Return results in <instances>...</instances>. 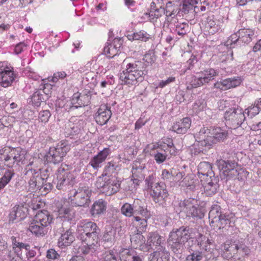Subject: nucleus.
<instances>
[{
    "mask_svg": "<svg viewBox=\"0 0 261 261\" xmlns=\"http://www.w3.org/2000/svg\"><path fill=\"white\" fill-rule=\"evenodd\" d=\"M163 13L165 14L164 8L156 9L154 11L150 10L149 16L152 17L153 18H158L161 17Z\"/></svg>",
    "mask_w": 261,
    "mask_h": 261,
    "instance_id": "nucleus-64",
    "label": "nucleus"
},
{
    "mask_svg": "<svg viewBox=\"0 0 261 261\" xmlns=\"http://www.w3.org/2000/svg\"><path fill=\"white\" fill-rule=\"evenodd\" d=\"M236 254H238L242 256H248L251 251L250 249L243 242H234Z\"/></svg>",
    "mask_w": 261,
    "mask_h": 261,
    "instance_id": "nucleus-39",
    "label": "nucleus"
},
{
    "mask_svg": "<svg viewBox=\"0 0 261 261\" xmlns=\"http://www.w3.org/2000/svg\"><path fill=\"white\" fill-rule=\"evenodd\" d=\"M30 103H32L34 107H39L42 102L45 100V97L42 94V91L38 90L35 91L31 96Z\"/></svg>",
    "mask_w": 261,
    "mask_h": 261,
    "instance_id": "nucleus-37",
    "label": "nucleus"
},
{
    "mask_svg": "<svg viewBox=\"0 0 261 261\" xmlns=\"http://www.w3.org/2000/svg\"><path fill=\"white\" fill-rule=\"evenodd\" d=\"M51 89V84L48 83L40 86L39 90L41 89L42 94H43V96L45 97V99L48 98L49 94H50Z\"/></svg>",
    "mask_w": 261,
    "mask_h": 261,
    "instance_id": "nucleus-58",
    "label": "nucleus"
},
{
    "mask_svg": "<svg viewBox=\"0 0 261 261\" xmlns=\"http://www.w3.org/2000/svg\"><path fill=\"white\" fill-rule=\"evenodd\" d=\"M223 159H217L216 161V165L218 167L220 172L221 178L226 180L231 178H237L241 180H243V176L246 177L247 172L242 169L238 170L236 169L237 166V163L231 160L229 158H225L224 156Z\"/></svg>",
    "mask_w": 261,
    "mask_h": 261,
    "instance_id": "nucleus-3",
    "label": "nucleus"
},
{
    "mask_svg": "<svg viewBox=\"0 0 261 261\" xmlns=\"http://www.w3.org/2000/svg\"><path fill=\"white\" fill-rule=\"evenodd\" d=\"M225 124L230 128L236 129L241 126L246 118L243 110L238 106L229 108L224 115Z\"/></svg>",
    "mask_w": 261,
    "mask_h": 261,
    "instance_id": "nucleus-6",
    "label": "nucleus"
},
{
    "mask_svg": "<svg viewBox=\"0 0 261 261\" xmlns=\"http://www.w3.org/2000/svg\"><path fill=\"white\" fill-rule=\"evenodd\" d=\"M15 175L13 169H7L3 173L0 178V190L3 189L8 184Z\"/></svg>",
    "mask_w": 261,
    "mask_h": 261,
    "instance_id": "nucleus-34",
    "label": "nucleus"
},
{
    "mask_svg": "<svg viewBox=\"0 0 261 261\" xmlns=\"http://www.w3.org/2000/svg\"><path fill=\"white\" fill-rule=\"evenodd\" d=\"M53 221V217L47 211H41L35 215L28 229L36 236H44L48 231L47 227Z\"/></svg>",
    "mask_w": 261,
    "mask_h": 261,
    "instance_id": "nucleus-5",
    "label": "nucleus"
},
{
    "mask_svg": "<svg viewBox=\"0 0 261 261\" xmlns=\"http://www.w3.org/2000/svg\"><path fill=\"white\" fill-rule=\"evenodd\" d=\"M150 39H151V35L143 30L134 33L132 38H131L130 36H129V40H141L144 42H146Z\"/></svg>",
    "mask_w": 261,
    "mask_h": 261,
    "instance_id": "nucleus-45",
    "label": "nucleus"
},
{
    "mask_svg": "<svg viewBox=\"0 0 261 261\" xmlns=\"http://www.w3.org/2000/svg\"><path fill=\"white\" fill-rule=\"evenodd\" d=\"M4 161L5 165L8 168H12L15 164L17 165V162L11 157L9 151L6 149H0V160Z\"/></svg>",
    "mask_w": 261,
    "mask_h": 261,
    "instance_id": "nucleus-36",
    "label": "nucleus"
},
{
    "mask_svg": "<svg viewBox=\"0 0 261 261\" xmlns=\"http://www.w3.org/2000/svg\"><path fill=\"white\" fill-rule=\"evenodd\" d=\"M51 116L49 110H43L39 113V118L42 122H46Z\"/></svg>",
    "mask_w": 261,
    "mask_h": 261,
    "instance_id": "nucleus-62",
    "label": "nucleus"
},
{
    "mask_svg": "<svg viewBox=\"0 0 261 261\" xmlns=\"http://www.w3.org/2000/svg\"><path fill=\"white\" fill-rule=\"evenodd\" d=\"M73 210L71 207L63 206L58 210L59 215L64 217L67 220L72 219L73 214Z\"/></svg>",
    "mask_w": 261,
    "mask_h": 261,
    "instance_id": "nucleus-43",
    "label": "nucleus"
},
{
    "mask_svg": "<svg viewBox=\"0 0 261 261\" xmlns=\"http://www.w3.org/2000/svg\"><path fill=\"white\" fill-rule=\"evenodd\" d=\"M108 187L107 195H111L119 191L120 188V181L116 178L108 177Z\"/></svg>",
    "mask_w": 261,
    "mask_h": 261,
    "instance_id": "nucleus-35",
    "label": "nucleus"
},
{
    "mask_svg": "<svg viewBox=\"0 0 261 261\" xmlns=\"http://www.w3.org/2000/svg\"><path fill=\"white\" fill-rule=\"evenodd\" d=\"M74 240L73 232L71 229L67 230L65 233L62 234L59 239L58 246L60 247H65L70 245Z\"/></svg>",
    "mask_w": 261,
    "mask_h": 261,
    "instance_id": "nucleus-31",
    "label": "nucleus"
},
{
    "mask_svg": "<svg viewBox=\"0 0 261 261\" xmlns=\"http://www.w3.org/2000/svg\"><path fill=\"white\" fill-rule=\"evenodd\" d=\"M254 36V32L250 29H241L232 34L227 40V45L237 44L241 45L243 44H248L250 42Z\"/></svg>",
    "mask_w": 261,
    "mask_h": 261,
    "instance_id": "nucleus-10",
    "label": "nucleus"
},
{
    "mask_svg": "<svg viewBox=\"0 0 261 261\" xmlns=\"http://www.w3.org/2000/svg\"><path fill=\"white\" fill-rule=\"evenodd\" d=\"M221 29L220 22L215 19L214 17H208L205 24V29L209 34L213 35L218 32Z\"/></svg>",
    "mask_w": 261,
    "mask_h": 261,
    "instance_id": "nucleus-29",
    "label": "nucleus"
},
{
    "mask_svg": "<svg viewBox=\"0 0 261 261\" xmlns=\"http://www.w3.org/2000/svg\"><path fill=\"white\" fill-rule=\"evenodd\" d=\"M211 135L205 141H200L198 142V148L196 149V152L200 153L206 151L211 148L214 144L224 141L227 137V133L220 127L213 128Z\"/></svg>",
    "mask_w": 261,
    "mask_h": 261,
    "instance_id": "nucleus-8",
    "label": "nucleus"
},
{
    "mask_svg": "<svg viewBox=\"0 0 261 261\" xmlns=\"http://www.w3.org/2000/svg\"><path fill=\"white\" fill-rule=\"evenodd\" d=\"M103 52L110 58L115 57L118 54V50L111 43L108 42L103 48Z\"/></svg>",
    "mask_w": 261,
    "mask_h": 261,
    "instance_id": "nucleus-47",
    "label": "nucleus"
},
{
    "mask_svg": "<svg viewBox=\"0 0 261 261\" xmlns=\"http://www.w3.org/2000/svg\"><path fill=\"white\" fill-rule=\"evenodd\" d=\"M134 212L135 216L145 217V218H150L151 213L147 208V206L144 201L139 199H136L133 203Z\"/></svg>",
    "mask_w": 261,
    "mask_h": 261,
    "instance_id": "nucleus-20",
    "label": "nucleus"
},
{
    "mask_svg": "<svg viewBox=\"0 0 261 261\" xmlns=\"http://www.w3.org/2000/svg\"><path fill=\"white\" fill-rule=\"evenodd\" d=\"M149 193L152 201L155 203L163 207L166 205L169 194L164 182L156 187H154L153 189Z\"/></svg>",
    "mask_w": 261,
    "mask_h": 261,
    "instance_id": "nucleus-13",
    "label": "nucleus"
},
{
    "mask_svg": "<svg viewBox=\"0 0 261 261\" xmlns=\"http://www.w3.org/2000/svg\"><path fill=\"white\" fill-rule=\"evenodd\" d=\"M144 168V166H139V167H137L136 168H134V167L133 168L132 172H133V175H134V176H135V175L136 176H137V177H139V178H140V179H138L137 178H134V179H133V182H134V184H137V185H139V182L141 181V180L142 179H143V178L144 176H143V174H141V175L138 176V175H137V173L138 172H139V171H142V170H143Z\"/></svg>",
    "mask_w": 261,
    "mask_h": 261,
    "instance_id": "nucleus-57",
    "label": "nucleus"
},
{
    "mask_svg": "<svg viewBox=\"0 0 261 261\" xmlns=\"http://www.w3.org/2000/svg\"><path fill=\"white\" fill-rule=\"evenodd\" d=\"M194 231L189 226H181L170 232L167 242L174 254H181L185 250L186 243L193 238Z\"/></svg>",
    "mask_w": 261,
    "mask_h": 261,
    "instance_id": "nucleus-1",
    "label": "nucleus"
},
{
    "mask_svg": "<svg viewBox=\"0 0 261 261\" xmlns=\"http://www.w3.org/2000/svg\"><path fill=\"white\" fill-rule=\"evenodd\" d=\"M33 164V161L30 162L24 170V175L30 178L28 184L31 191L41 190L43 182H45L44 178L41 177L39 170L32 168Z\"/></svg>",
    "mask_w": 261,
    "mask_h": 261,
    "instance_id": "nucleus-9",
    "label": "nucleus"
},
{
    "mask_svg": "<svg viewBox=\"0 0 261 261\" xmlns=\"http://www.w3.org/2000/svg\"><path fill=\"white\" fill-rule=\"evenodd\" d=\"M222 256L224 258L229 259L236 254L234 243L227 242L222 244L220 247Z\"/></svg>",
    "mask_w": 261,
    "mask_h": 261,
    "instance_id": "nucleus-30",
    "label": "nucleus"
},
{
    "mask_svg": "<svg viewBox=\"0 0 261 261\" xmlns=\"http://www.w3.org/2000/svg\"><path fill=\"white\" fill-rule=\"evenodd\" d=\"M115 233L116 231L112 228H111L109 231H106L103 236V241L108 242H112L114 241Z\"/></svg>",
    "mask_w": 261,
    "mask_h": 261,
    "instance_id": "nucleus-55",
    "label": "nucleus"
},
{
    "mask_svg": "<svg viewBox=\"0 0 261 261\" xmlns=\"http://www.w3.org/2000/svg\"><path fill=\"white\" fill-rule=\"evenodd\" d=\"M164 240L158 233L152 232L149 233L147 244L151 247L155 246L156 252H162L167 256L169 255V252L167 250L165 244L163 242Z\"/></svg>",
    "mask_w": 261,
    "mask_h": 261,
    "instance_id": "nucleus-15",
    "label": "nucleus"
},
{
    "mask_svg": "<svg viewBox=\"0 0 261 261\" xmlns=\"http://www.w3.org/2000/svg\"><path fill=\"white\" fill-rule=\"evenodd\" d=\"M130 242L133 245H136V247L138 246H141L144 244L145 239L142 234V232H137L130 236Z\"/></svg>",
    "mask_w": 261,
    "mask_h": 261,
    "instance_id": "nucleus-44",
    "label": "nucleus"
},
{
    "mask_svg": "<svg viewBox=\"0 0 261 261\" xmlns=\"http://www.w3.org/2000/svg\"><path fill=\"white\" fill-rule=\"evenodd\" d=\"M120 258L121 260L127 261L132 259V261H142L143 256L138 254L133 250L123 249L120 252Z\"/></svg>",
    "mask_w": 261,
    "mask_h": 261,
    "instance_id": "nucleus-27",
    "label": "nucleus"
},
{
    "mask_svg": "<svg viewBox=\"0 0 261 261\" xmlns=\"http://www.w3.org/2000/svg\"><path fill=\"white\" fill-rule=\"evenodd\" d=\"M241 82L242 79L240 77H233L217 82L214 84V86L217 89L225 90L239 86Z\"/></svg>",
    "mask_w": 261,
    "mask_h": 261,
    "instance_id": "nucleus-18",
    "label": "nucleus"
},
{
    "mask_svg": "<svg viewBox=\"0 0 261 261\" xmlns=\"http://www.w3.org/2000/svg\"><path fill=\"white\" fill-rule=\"evenodd\" d=\"M152 156L157 164H162L165 162L167 158V154L166 150L157 149L154 150Z\"/></svg>",
    "mask_w": 261,
    "mask_h": 261,
    "instance_id": "nucleus-42",
    "label": "nucleus"
},
{
    "mask_svg": "<svg viewBox=\"0 0 261 261\" xmlns=\"http://www.w3.org/2000/svg\"><path fill=\"white\" fill-rule=\"evenodd\" d=\"M86 245L80 247V252L83 254H87L90 253H93L96 249L97 247V244L98 243H95L94 244L91 245L88 243V242H84Z\"/></svg>",
    "mask_w": 261,
    "mask_h": 261,
    "instance_id": "nucleus-46",
    "label": "nucleus"
},
{
    "mask_svg": "<svg viewBox=\"0 0 261 261\" xmlns=\"http://www.w3.org/2000/svg\"><path fill=\"white\" fill-rule=\"evenodd\" d=\"M198 174L199 178H202V176H200V175L203 176H205L206 178L215 176L212 170V165L207 162H202L199 163L198 166Z\"/></svg>",
    "mask_w": 261,
    "mask_h": 261,
    "instance_id": "nucleus-28",
    "label": "nucleus"
},
{
    "mask_svg": "<svg viewBox=\"0 0 261 261\" xmlns=\"http://www.w3.org/2000/svg\"><path fill=\"white\" fill-rule=\"evenodd\" d=\"M57 188L58 190L63 189L64 187L67 185L72 178L71 174L64 168L60 167L58 170Z\"/></svg>",
    "mask_w": 261,
    "mask_h": 261,
    "instance_id": "nucleus-19",
    "label": "nucleus"
},
{
    "mask_svg": "<svg viewBox=\"0 0 261 261\" xmlns=\"http://www.w3.org/2000/svg\"><path fill=\"white\" fill-rule=\"evenodd\" d=\"M112 115L110 108L106 105L100 106L94 115V119L97 124L102 125L107 123Z\"/></svg>",
    "mask_w": 261,
    "mask_h": 261,
    "instance_id": "nucleus-17",
    "label": "nucleus"
},
{
    "mask_svg": "<svg viewBox=\"0 0 261 261\" xmlns=\"http://www.w3.org/2000/svg\"><path fill=\"white\" fill-rule=\"evenodd\" d=\"M121 212L124 216L130 217L134 216L133 203H125L121 208Z\"/></svg>",
    "mask_w": 261,
    "mask_h": 261,
    "instance_id": "nucleus-48",
    "label": "nucleus"
},
{
    "mask_svg": "<svg viewBox=\"0 0 261 261\" xmlns=\"http://www.w3.org/2000/svg\"><path fill=\"white\" fill-rule=\"evenodd\" d=\"M144 63L140 61L128 63L126 69L120 74V80L122 84L135 85L144 80L147 73Z\"/></svg>",
    "mask_w": 261,
    "mask_h": 261,
    "instance_id": "nucleus-2",
    "label": "nucleus"
},
{
    "mask_svg": "<svg viewBox=\"0 0 261 261\" xmlns=\"http://www.w3.org/2000/svg\"><path fill=\"white\" fill-rule=\"evenodd\" d=\"M191 122V120L190 118H184L174 123L171 130L178 134H186L190 128Z\"/></svg>",
    "mask_w": 261,
    "mask_h": 261,
    "instance_id": "nucleus-21",
    "label": "nucleus"
},
{
    "mask_svg": "<svg viewBox=\"0 0 261 261\" xmlns=\"http://www.w3.org/2000/svg\"><path fill=\"white\" fill-rule=\"evenodd\" d=\"M208 218L211 225L219 229L225 227L229 221L225 215L222 213L220 206L217 204L212 206Z\"/></svg>",
    "mask_w": 261,
    "mask_h": 261,
    "instance_id": "nucleus-11",
    "label": "nucleus"
},
{
    "mask_svg": "<svg viewBox=\"0 0 261 261\" xmlns=\"http://www.w3.org/2000/svg\"><path fill=\"white\" fill-rule=\"evenodd\" d=\"M91 192L88 188H79L74 191L73 196L70 197L71 204L76 206L85 207L88 205L90 200Z\"/></svg>",
    "mask_w": 261,
    "mask_h": 261,
    "instance_id": "nucleus-14",
    "label": "nucleus"
},
{
    "mask_svg": "<svg viewBox=\"0 0 261 261\" xmlns=\"http://www.w3.org/2000/svg\"><path fill=\"white\" fill-rule=\"evenodd\" d=\"M107 202L102 199L96 200L92 205L90 213L93 217H99L107 210Z\"/></svg>",
    "mask_w": 261,
    "mask_h": 261,
    "instance_id": "nucleus-24",
    "label": "nucleus"
},
{
    "mask_svg": "<svg viewBox=\"0 0 261 261\" xmlns=\"http://www.w3.org/2000/svg\"><path fill=\"white\" fill-rule=\"evenodd\" d=\"M206 107V103L203 99L198 100L196 101L193 106V109L197 111H201L203 110V109Z\"/></svg>",
    "mask_w": 261,
    "mask_h": 261,
    "instance_id": "nucleus-61",
    "label": "nucleus"
},
{
    "mask_svg": "<svg viewBox=\"0 0 261 261\" xmlns=\"http://www.w3.org/2000/svg\"><path fill=\"white\" fill-rule=\"evenodd\" d=\"M213 128H209L208 127H203L200 129L198 133L199 139H201V141H205L211 135L212 129Z\"/></svg>",
    "mask_w": 261,
    "mask_h": 261,
    "instance_id": "nucleus-52",
    "label": "nucleus"
},
{
    "mask_svg": "<svg viewBox=\"0 0 261 261\" xmlns=\"http://www.w3.org/2000/svg\"><path fill=\"white\" fill-rule=\"evenodd\" d=\"M143 59L146 62L152 64L155 61L156 56L154 53L151 50L144 55Z\"/></svg>",
    "mask_w": 261,
    "mask_h": 261,
    "instance_id": "nucleus-60",
    "label": "nucleus"
},
{
    "mask_svg": "<svg viewBox=\"0 0 261 261\" xmlns=\"http://www.w3.org/2000/svg\"><path fill=\"white\" fill-rule=\"evenodd\" d=\"M176 173V170L172 169L171 172L167 169H163L162 173V178L165 181L170 182L172 180H173V176Z\"/></svg>",
    "mask_w": 261,
    "mask_h": 261,
    "instance_id": "nucleus-54",
    "label": "nucleus"
},
{
    "mask_svg": "<svg viewBox=\"0 0 261 261\" xmlns=\"http://www.w3.org/2000/svg\"><path fill=\"white\" fill-rule=\"evenodd\" d=\"M11 157L17 162V165H19L24 164L25 151L20 148H13L9 151Z\"/></svg>",
    "mask_w": 261,
    "mask_h": 261,
    "instance_id": "nucleus-32",
    "label": "nucleus"
},
{
    "mask_svg": "<svg viewBox=\"0 0 261 261\" xmlns=\"http://www.w3.org/2000/svg\"><path fill=\"white\" fill-rule=\"evenodd\" d=\"M217 75L218 72L211 68L197 73L195 75H190L187 78V83L189 84L187 88L191 89L201 86L213 80Z\"/></svg>",
    "mask_w": 261,
    "mask_h": 261,
    "instance_id": "nucleus-7",
    "label": "nucleus"
},
{
    "mask_svg": "<svg viewBox=\"0 0 261 261\" xmlns=\"http://www.w3.org/2000/svg\"><path fill=\"white\" fill-rule=\"evenodd\" d=\"M77 238L82 242H88L91 245L98 243L100 229L92 221L82 220L77 226Z\"/></svg>",
    "mask_w": 261,
    "mask_h": 261,
    "instance_id": "nucleus-4",
    "label": "nucleus"
},
{
    "mask_svg": "<svg viewBox=\"0 0 261 261\" xmlns=\"http://www.w3.org/2000/svg\"><path fill=\"white\" fill-rule=\"evenodd\" d=\"M82 126H81V121L74 122L71 119L65 126V133L67 135H73L79 133L81 130Z\"/></svg>",
    "mask_w": 261,
    "mask_h": 261,
    "instance_id": "nucleus-33",
    "label": "nucleus"
},
{
    "mask_svg": "<svg viewBox=\"0 0 261 261\" xmlns=\"http://www.w3.org/2000/svg\"><path fill=\"white\" fill-rule=\"evenodd\" d=\"M260 110L257 106L255 104L254 106H251L245 109V112L247 113L248 116L252 117L258 114Z\"/></svg>",
    "mask_w": 261,
    "mask_h": 261,
    "instance_id": "nucleus-59",
    "label": "nucleus"
},
{
    "mask_svg": "<svg viewBox=\"0 0 261 261\" xmlns=\"http://www.w3.org/2000/svg\"><path fill=\"white\" fill-rule=\"evenodd\" d=\"M194 4H192L191 3H188L186 1L184 0V3L182 5V8L180 9V11L184 13L187 14L189 11L193 9Z\"/></svg>",
    "mask_w": 261,
    "mask_h": 261,
    "instance_id": "nucleus-63",
    "label": "nucleus"
},
{
    "mask_svg": "<svg viewBox=\"0 0 261 261\" xmlns=\"http://www.w3.org/2000/svg\"><path fill=\"white\" fill-rule=\"evenodd\" d=\"M70 148L65 143L58 144L56 147H50L46 154V160L48 162L54 164L61 162L66 155Z\"/></svg>",
    "mask_w": 261,
    "mask_h": 261,
    "instance_id": "nucleus-12",
    "label": "nucleus"
},
{
    "mask_svg": "<svg viewBox=\"0 0 261 261\" xmlns=\"http://www.w3.org/2000/svg\"><path fill=\"white\" fill-rule=\"evenodd\" d=\"M117 167V165L114 162H109L106 165L102 174L109 177L115 172Z\"/></svg>",
    "mask_w": 261,
    "mask_h": 261,
    "instance_id": "nucleus-49",
    "label": "nucleus"
},
{
    "mask_svg": "<svg viewBox=\"0 0 261 261\" xmlns=\"http://www.w3.org/2000/svg\"><path fill=\"white\" fill-rule=\"evenodd\" d=\"M195 201L194 199H190L189 204L190 206H188L186 214L188 216L201 219L204 216V210L203 208L200 207L198 204H195L194 202Z\"/></svg>",
    "mask_w": 261,
    "mask_h": 261,
    "instance_id": "nucleus-25",
    "label": "nucleus"
},
{
    "mask_svg": "<svg viewBox=\"0 0 261 261\" xmlns=\"http://www.w3.org/2000/svg\"><path fill=\"white\" fill-rule=\"evenodd\" d=\"M108 181V177L102 174L101 176L97 177L95 186L98 189H100L102 192L107 194Z\"/></svg>",
    "mask_w": 261,
    "mask_h": 261,
    "instance_id": "nucleus-40",
    "label": "nucleus"
},
{
    "mask_svg": "<svg viewBox=\"0 0 261 261\" xmlns=\"http://www.w3.org/2000/svg\"><path fill=\"white\" fill-rule=\"evenodd\" d=\"M164 10L165 13L168 17L172 16V15L174 14L176 12V11H175V6L171 1H169L167 3L166 8H164Z\"/></svg>",
    "mask_w": 261,
    "mask_h": 261,
    "instance_id": "nucleus-56",
    "label": "nucleus"
},
{
    "mask_svg": "<svg viewBox=\"0 0 261 261\" xmlns=\"http://www.w3.org/2000/svg\"><path fill=\"white\" fill-rule=\"evenodd\" d=\"M22 206L15 205L14 206L9 215V220L12 222H19L24 219L26 214Z\"/></svg>",
    "mask_w": 261,
    "mask_h": 261,
    "instance_id": "nucleus-26",
    "label": "nucleus"
},
{
    "mask_svg": "<svg viewBox=\"0 0 261 261\" xmlns=\"http://www.w3.org/2000/svg\"><path fill=\"white\" fill-rule=\"evenodd\" d=\"M219 178L218 176L206 177L203 184L204 192L208 196L216 194L219 188Z\"/></svg>",
    "mask_w": 261,
    "mask_h": 261,
    "instance_id": "nucleus-16",
    "label": "nucleus"
},
{
    "mask_svg": "<svg viewBox=\"0 0 261 261\" xmlns=\"http://www.w3.org/2000/svg\"><path fill=\"white\" fill-rule=\"evenodd\" d=\"M111 152V150L109 147L105 148L90 160L89 165L94 169H98L101 167V164L105 161Z\"/></svg>",
    "mask_w": 261,
    "mask_h": 261,
    "instance_id": "nucleus-23",
    "label": "nucleus"
},
{
    "mask_svg": "<svg viewBox=\"0 0 261 261\" xmlns=\"http://www.w3.org/2000/svg\"><path fill=\"white\" fill-rule=\"evenodd\" d=\"M190 200V199L180 201L175 207L176 212L178 214L182 212L186 213L188 206H190V205H189Z\"/></svg>",
    "mask_w": 261,
    "mask_h": 261,
    "instance_id": "nucleus-51",
    "label": "nucleus"
},
{
    "mask_svg": "<svg viewBox=\"0 0 261 261\" xmlns=\"http://www.w3.org/2000/svg\"><path fill=\"white\" fill-rule=\"evenodd\" d=\"M189 30V25L187 22L179 23L176 25L175 32L180 36L185 35Z\"/></svg>",
    "mask_w": 261,
    "mask_h": 261,
    "instance_id": "nucleus-50",
    "label": "nucleus"
},
{
    "mask_svg": "<svg viewBox=\"0 0 261 261\" xmlns=\"http://www.w3.org/2000/svg\"><path fill=\"white\" fill-rule=\"evenodd\" d=\"M145 183L146 189L149 193L154 187L159 186L162 182H156L154 175L152 174L146 178Z\"/></svg>",
    "mask_w": 261,
    "mask_h": 261,
    "instance_id": "nucleus-41",
    "label": "nucleus"
},
{
    "mask_svg": "<svg viewBox=\"0 0 261 261\" xmlns=\"http://www.w3.org/2000/svg\"><path fill=\"white\" fill-rule=\"evenodd\" d=\"M90 97L86 94L74 93L71 100V109H77L87 106L90 102Z\"/></svg>",
    "mask_w": 261,
    "mask_h": 261,
    "instance_id": "nucleus-22",
    "label": "nucleus"
},
{
    "mask_svg": "<svg viewBox=\"0 0 261 261\" xmlns=\"http://www.w3.org/2000/svg\"><path fill=\"white\" fill-rule=\"evenodd\" d=\"M203 258L202 253L199 251H195L186 257V261H200Z\"/></svg>",
    "mask_w": 261,
    "mask_h": 261,
    "instance_id": "nucleus-53",
    "label": "nucleus"
},
{
    "mask_svg": "<svg viewBox=\"0 0 261 261\" xmlns=\"http://www.w3.org/2000/svg\"><path fill=\"white\" fill-rule=\"evenodd\" d=\"M149 218L140 216L133 217L134 221L136 222L135 225L138 228V231L142 232L146 230L147 226V220Z\"/></svg>",
    "mask_w": 261,
    "mask_h": 261,
    "instance_id": "nucleus-38",
    "label": "nucleus"
}]
</instances>
